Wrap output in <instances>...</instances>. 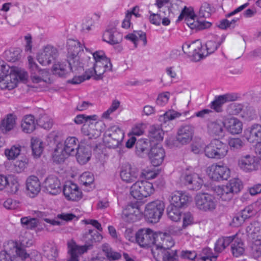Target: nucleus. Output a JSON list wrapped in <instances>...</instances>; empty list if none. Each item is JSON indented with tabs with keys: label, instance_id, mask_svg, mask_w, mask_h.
<instances>
[{
	"label": "nucleus",
	"instance_id": "nucleus-1",
	"mask_svg": "<svg viewBox=\"0 0 261 261\" xmlns=\"http://www.w3.org/2000/svg\"><path fill=\"white\" fill-rule=\"evenodd\" d=\"M68 54L67 61L59 62L53 66V72L60 77L66 76L70 71L83 67L80 57L83 49L80 42L75 40L67 41Z\"/></svg>",
	"mask_w": 261,
	"mask_h": 261
},
{
	"label": "nucleus",
	"instance_id": "nucleus-2",
	"mask_svg": "<svg viewBox=\"0 0 261 261\" xmlns=\"http://www.w3.org/2000/svg\"><path fill=\"white\" fill-rule=\"evenodd\" d=\"M102 239V236L97 230L89 229L83 234V239L85 242L84 245H77L73 241L68 242L70 256L67 261H79V255L84 254L91 249L94 243L99 242Z\"/></svg>",
	"mask_w": 261,
	"mask_h": 261
},
{
	"label": "nucleus",
	"instance_id": "nucleus-3",
	"mask_svg": "<svg viewBox=\"0 0 261 261\" xmlns=\"http://www.w3.org/2000/svg\"><path fill=\"white\" fill-rule=\"evenodd\" d=\"M92 56L94 62L91 68L86 70L87 79L93 77L95 80H99L102 79L105 72L112 71V64L102 51H96Z\"/></svg>",
	"mask_w": 261,
	"mask_h": 261
},
{
	"label": "nucleus",
	"instance_id": "nucleus-4",
	"mask_svg": "<svg viewBox=\"0 0 261 261\" xmlns=\"http://www.w3.org/2000/svg\"><path fill=\"white\" fill-rule=\"evenodd\" d=\"M78 143L77 139L74 137L67 138L63 145L59 143L57 145L53 154V159L54 162L57 163H61L69 155H73L80 147Z\"/></svg>",
	"mask_w": 261,
	"mask_h": 261
},
{
	"label": "nucleus",
	"instance_id": "nucleus-5",
	"mask_svg": "<svg viewBox=\"0 0 261 261\" xmlns=\"http://www.w3.org/2000/svg\"><path fill=\"white\" fill-rule=\"evenodd\" d=\"M242 188L241 180L238 178H233L224 186H217L215 192L218 196L224 201L230 200L234 194L239 192Z\"/></svg>",
	"mask_w": 261,
	"mask_h": 261
},
{
	"label": "nucleus",
	"instance_id": "nucleus-6",
	"mask_svg": "<svg viewBox=\"0 0 261 261\" xmlns=\"http://www.w3.org/2000/svg\"><path fill=\"white\" fill-rule=\"evenodd\" d=\"M181 48L183 53L186 54L194 62H198L207 56L199 40H196L191 43L186 42L182 45Z\"/></svg>",
	"mask_w": 261,
	"mask_h": 261
},
{
	"label": "nucleus",
	"instance_id": "nucleus-7",
	"mask_svg": "<svg viewBox=\"0 0 261 261\" xmlns=\"http://www.w3.org/2000/svg\"><path fill=\"white\" fill-rule=\"evenodd\" d=\"M227 145L219 139H213L204 148L206 156L211 159H221L227 154Z\"/></svg>",
	"mask_w": 261,
	"mask_h": 261
},
{
	"label": "nucleus",
	"instance_id": "nucleus-8",
	"mask_svg": "<svg viewBox=\"0 0 261 261\" xmlns=\"http://www.w3.org/2000/svg\"><path fill=\"white\" fill-rule=\"evenodd\" d=\"M165 210L163 201L156 200L148 203L144 211V216L148 221L155 223L161 218Z\"/></svg>",
	"mask_w": 261,
	"mask_h": 261
},
{
	"label": "nucleus",
	"instance_id": "nucleus-9",
	"mask_svg": "<svg viewBox=\"0 0 261 261\" xmlns=\"http://www.w3.org/2000/svg\"><path fill=\"white\" fill-rule=\"evenodd\" d=\"M154 192L153 185L146 180L137 181L130 188V194L135 199L141 200Z\"/></svg>",
	"mask_w": 261,
	"mask_h": 261
},
{
	"label": "nucleus",
	"instance_id": "nucleus-10",
	"mask_svg": "<svg viewBox=\"0 0 261 261\" xmlns=\"http://www.w3.org/2000/svg\"><path fill=\"white\" fill-rule=\"evenodd\" d=\"M196 207L200 210L207 212L215 210L217 201L214 196L207 193H199L195 197Z\"/></svg>",
	"mask_w": 261,
	"mask_h": 261
},
{
	"label": "nucleus",
	"instance_id": "nucleus-11",
	"mask_svg": "<svg viewBox=\"0 0 261 261\" xmlns=\"http://www.w3.org/2000/svg\"><path fill=\"white\" fill-rule=\"evenodd\" d=\"M28 59L30 77L32 82L47 83L49 81L48 72L44 69H40L31 56H29Z\"/></svg>",
	"mask_w": 261,
	"mask_h": 261
},
{
	"label": "nucleus",
	"instance_id": "nucleus-12",
	"mask_svg": "<svg viewBox=\"0 0 261 261\" xmlns=\"http://www.w3.org/2000/svg\"><path fill=\"white\" fill-rule=\"evenodd\" d=\"M151 253L156 261H178L177 250H168L158 244L152 245Z\"/></svg>",
	"mask_w": 261,
	"mask_h": 261
},
{
	"label": "nucleus",
	"instance_id": "nucleus-13",
	"mask_svg": "<svg viewBox=\"0 0 261 261\" xmlns=\"http://www.w3.org/2000/svg\"><path fill=\"white\" fill-rule=\"evenodd\" d=\"M207 172L210 178L214 180H227L230 176V170L225 166L213 164L207 168Z\"/></svg>",
	"mask_w": 261,
	"mask_h": 261
},
{
	"label": "nucleus",
	"instance_id": "nucleus-14",
	"mask_svg": "<svg viewBox=\"0 0 261 261\" xmlns=\"http://www.w3.org/2000/svg\"><path fill=\"white\" fill-rule=\"evenodd\" d=\"M98 119L85 123L82 128V133L90 139L98 137L101 134L103 124Z\"/></svg>",
	"mask_w": 261,
	"mask_h": 261
},
{
	"label": "nucleus",
	"instance_id": "nucleus-15",
	"mask_svg": "<svg viewBox=\"0 0 261 261\" xmlns=\"http://www.w3.org/2000/svg\"><path fill=\"white\" fill-rule=\"evenodd\" d=\"M259 161L254 155L246 154L242 155L238 160V166L243 171L248 172L257 169Z\"/></svg>",
	"mask_w": 261,
	"mask_h": 261
},
{
	"label": "nucleus",
	"instance_id": "nucleus-16",
	"mask_svg": "<svg viewBox=\"0 0 261 261\" xmlns=\"http://www.w3.org/2000/svg\"><path fill=\"white\" fill-rule=\"evenodd\" d=\"M58 55V52L56 48L50 45H47L44 47L41 53L38 54L37 60L40 64L46 66L54 61Z\"/></svg>",
	"mask_w": 261,
	"mask_h": 261
},
{
	"label": "nucleus",
	"instance_id": "nucleus-17",
	"mask_svg": "<svg viewBox=\"0 0 261 261\" xmlns=\"http://www.w3.org/2000/svg\"><path fill=\"white\" fill-rule=\"evenodd\" d=\"M136 240L142 247H150L154 243L153 231L149 228L141 229L136 233Z\"/></svg>",
	"mask_w": 261,
	"mask_h": 261
},
{
	"label": "nucleus",
	"instance_id": "nucleus-18",
	"mask_svg": "<svg viewBox=\"0 0 261 261\" xmlns=\"http://www.w3.org/2000/svg\"><path fill=\"white\" fill-rule=\"evenodd\" d=\"M140 209L136 204H129L123 210L121 218L124 221L131 223L137 221L141 217Z\"/></svg>",
	"mask_w": 261,
	"mask_h": 261
},
{
	"label": "nucleus",
	"instance_id": "nucleus-19",
	"mask_svg": "<svg viewBox=\"0 0 261 261\" xmlns=\"http://www.w3.org/2000/svg\"><path fill=\"white\" fill-rule=\"evenodd\" d=\"M225 122L218 119L210 121L207 124L208 134L214 137L222 138L224 136Z\"/></svg>",
	"mask_w": 261,
	"mask_h": 261
},
{
	"label": "nucleus",
	"instance_id": "nucleus-20",
	"mask_svg": "<svg viewBox=\"0 0 261 261\" xmlns=\"http://www.w3.org/2000/svg\"><path fill=\"white\" fill-rule=\"evenodd\" d=\"M194 132V127L191 125L181 126L178 129L176 140L182 145H186L191 142Z\"/></svg>",
	"mask_w": 261,
	"mask_h": 261
},
{
	"label": "nucleus",
	"instance_id": "nucleus-21",
	"mask_svg": "<svg viewBox=\"0 0 261 261\" xmlns=\"http://www.w3.org/2000/svg\"><path fill=\"white\" fill-rule=\"evenodd\" d=\"M64 195L68 200L77 201L82 197V192L77 185L68 182L64 186Z\"/></svg>",
	"mask_w": 261,
	"mask_h": 261
},
{
	"label": "nucleus",
	"instance_id": "nucleus-22",
	"mask_svg": "<svg viewBox=\"0 0 261 261\" xmlns=\"http://www.w3.org/2000/svg\"><path fill=\"white\" fill-rule=\"evenodd\" d=\"M245 137L250 143H261V124H254L244 131Z\"/></svg>",
	"mask_w": 261,
	"mask_h": 261
},
{
	"label": "nucleus",
	"instance_id": "nucleus-23",
	"mask_svg": "<svg viewBox=\"0 0 261 261\" xmlns=\"http://www.w3.org/2000/svg\"><path fill=\"white\" fill-rule=\"evenodd\" d=\"M148 156L152 165L154 167L159 166L164 161L165 152L161 145H156L150 149Z\"/></svg>",
	"mask_w": 261,
	"mask_h": 261
},
{
	"label": "nucleus",
	"instance_id": "nucleus-24",
	"mask_svg": "<svg viewBox=\"0 0 261 261\" xmlns=\"http://www.w3.org/2000/svg\"><path fill=\"white\" fill-rule=\"evenodd\" d=\"M44 186L46 191L51 195H57L61 192L60 180L56 175H50L44 180Z\"/></svg>",
	"mask_w": 261,
	"mask_h": 261
},
{
	"label": "nucleus",
	"instance_id": "nucleus-25",
	"mask_svg": "<svg viewBox=\"0 0 261 261\" xmlns=\"http://www.w3.org/2000/svg\"><path fill=\"white\" fill-rule=\"evenodd\" d=\"M120 177L124 181L130 183L135 181L138 178L137 170L133 168L129 164L122 166L120 173Z\"/></svg>",
	"mask_w": 261,
	"mask_h": 261
},
{
	"label": "nucleus",
	"instance_id": "nucleus-26",
	"mask_svg": "<svg viewBox=\"0 0 261 261\" xmlns=\"http://www.w3.org/2000/svg\"><path fill=\"white\" fill-rule=\"evenodd\" d=\"M181 180L190 189L193 190L200 189L203 183L202 179L196 173L186 174Z\"/></svg>",
	"mask_w": 261,
	"mask_h": 261
},
{
	"label": "nucleus",
	"instance_id": "nucleus-27",
	"mask_svg": "<svg viewBox=\"0 0 261 261\" xmlns=\"http://www.w3.org/2000/svg\"><path fill=\"white\" fill-rule=\"evenodd\" d=\"M191 200V197L188 194L182 191H176L172 194L170 204L180 208L186 206Z\"/></svg>",
	"mask_w": 261,
	"mask_h": 261
},
{
	"label": "nucleus",
	"instance_id": "nucleus-28",
	"mask_svg": "<svg viewBox=\"0 0 261 261\" xmlns=\"http://www.w3.org/2000/svg\"><path fill=\"white\" fill-rule=\"evenodd\" d=\"M225 127L231 135H238L242 133L243 123L241 120L236 117H230L226 119Z\"/></svg>",
	"mask_w": 261,
	"mask_h": 261
},
{
	"label": "nucleus",
	"instance_id": "nucleus-29",
	"mask_svg": "<svg viewBox=\"0 0 261 261\" xmlns=\"http://www.w3.org/2000/svg\"><path fill=\"white\" fill-rule=\"evenodd\" d=\"M26 186L28 194L31 197L37 195L41 190L40 182L35 176H31L27 178Z\"/></svg>",
	"mask_w": 261,
	"mask_h": 261
},
{
	"label": "nucleus",
	"instance_id": "nucleus-30",
	"mask_svg": "<svg viewBox=\"0 0 261 261\" xmlns=\"http://www.w3.org/2000/svg\"><path fill=\"white\" fill-rule=\"evenodd\" d=\"M5 250L9 254L15 251L16 255L21 257L22 258H27L29 256L25 250L20 247L18 243L13 241H9L4 245Z\"/></svg>",
	"mask_w": 261,
	"mask_h": 261
},
{
	"label": "nucleus",
	"instance_id": "nucleus-31",
	"mask_svg": "<svg viewBox=\"0 0 261 261\" xmlns=\"http://www.w3.org/2000/svg\"><path fill=\"white\" fill-rule=\"evenodd\" d=\"M194 18L186 17L185 19L186 24L193 30L195 31H202L210 28L212 25V23L210 22L195 21Z\"/></svg>",
	"mask_w": 261,
	"mask_h": 261
},
{
	"label": "nucleus",
	"instance_id": "nucleus-32",
	"mask_svg": "<svg viewBox=\"0 0 261 261\" xmlns=\"http://www.w3.org/2000/svg\"><path fill=\"white\" fill-rule=\"evenodd\" d=\"M231 249L233 256L238 257L242 255L245 251L244 244L242 240L237 235L231 236Z\"/></svg>",
	"mask_w": 261,
	"mask_h": 261
},
{
	"label": "nucleus",
	"instance_id": "nucleus-33",
	"mask_svg": "<svg viewBox=\"0 0 261 261\" xmlns=\"http://www.w3.org/2000/svg\"><path fill=\"white\" fill-rule=\"evenodd\" d=\"M225 35L222 34L221 36H217L215 38V40H210L206 42L205 44V50L207 56L214 53L221 45V44L225 40Z\"/></svg>",
	"mask_w": 261,
	"mask_h": 261
},
{
	"label": "nucleus",
	"instance_id": "nucleus-34",
	"mask_svg": "<svg viewBox=\"0 0 261 261\" xmlns=\"http://www.w3.org/2000/svg\"><path fill=\"white\" fill-rule=\"evenodd\" d=\"M36 124L34 116L27 115L23 117L22 120L21 128L23 132L31 133L35 129Z\"/></svg>",
	"mask_w": 261,
	"mask_h": 261
},
{
	"label": "nucleus",
	"instance_id": "nucleus-35",
	"mask_svg": "<svg viewBox=\"0 0 261 261\" xmlns=\"http://www.w3.org/2000/svg\"><path fill=\"white\" fill-rule=\"evenodd\" d=\"M17 84L16 76L14 74H11L0 79V89L10 90L15 88Z\"/></svg>",
	"mask_w": 261,
	"mask_h": 261
},
{
	"label": "nucleus",
	"instance_id": "nucleus-36",
	"mask_svg": "<svg viewBox=\"0 0 261 261\" xmlns=\"http://www.w3.org/2000/svg\"><path fill=\"white\" fill-rule=\"evenodd\" d=\"M76 159L81 164H85L90 159V152L87 147L81 145L76 151Z\"/></svg>",
	"mask_w": 261,
	"mask_h": 261
},
{
	"label": "nucleus",
	"instance_id": "nucleus-37",
	"mask_svg": "<svg viewBox=\"0 0 261 261\" xmlns=\"http://www.w3.org/2000/svg\"><path fill=\"white\" fill-rule=\"evenodd\" d=\"M15 116L9 114L0 124V129L3 133H7L12 130L15 125Z\"/></svg>",
	"mask_w": 261,
	"mask_h": 261
},
{
	"label": "nucleus",
	"instance_id": "nucleus-38",
	"mask_svg": "<svg viewBox=\"0 0 261 261\" xmlns=\"http://www.w3.org/2000/svg\"><path fill=\"white\" fill-rule=\"evenodd\" d=\"M246 230L253 241H261V227L258 223L250 224Z\"/></svg>",
	"mask_w": 261,
	"mask_h": 261
},
{
	"label": "nucleus",
	"instance_id": "nucleus-39",
	"mask_svg": "<svg viewBox=\"0 0 261 261\" xmlns=\"http://www.w3.org/2000/svg\"><path fill=\"white\" fill-rule=\"evenodd\" d=\"M169 0H156L155 5L165 16H169L172 13V10L174 9L173 4L170 3L169 5Z\"/></svg>",
	"mask_w": 261,
	"mask_h": 261
},
{
	"label": "nucleus",
	"instance_id": "nucleus-40",
	"mask_svg": "<svg viewBox=\"0 0 261 261\" xmlns=\"http://www.w3.org/2000/svg\"><path fill=\"white\" fill-rule=\"evenodd\" d=\"M167 215L168 218L172 221L177 222L181 219V212L179 207H176L174 204H170L167 207Z\"/></svg>",
	"mask_w": 261,
	"mask_h": 261
},
{
	"label": "nucleus",
	"instance_id": "nucleus-41",
	"mask_svg": "<svg viewBox=\"0 0 261 261\" xmlns=\"http://www.w3.org/2000/svg\"><path fill=\"white\" fill-rule=\"evenodd\" d=\"M44 255L49 259H53L58 256V250L55 244L47 243L43 247Z\"/></svg>",
	"mask_w": 261,
	"mask_h": 261
},
{
	"label": "nucleus",
	"instance_id": "nucleus-42",
	"mask_svg": "<svg viewBox=\"0 0 261 261\" xmlns=\"http://www.w3.org/2000/svg\"><path fill=\"white\" fill-rule=\"evenodd\" d=\"M107 136L112 137L116 140L122 142L124 138V133L118 126L114 125L109 128L105 133Z\"/></svg>",
	"mask_w": 261,
	"mask_h": 261
},
{
	"label": "nucleus",
	"instance_id": "nucleus-43",
	"mask_svg": "<svg viewBox=\"0 0 261 261\" xmlns=\"http://www.w3.org/2000/svg\"><path fill=\"white\" fill-rule=\"evenodd\" d=\"M31 147L33 155L35 158H39L43 150L42 141L38 138H32L31 139Z\"/></svg>",
	"mask_w": 261,
	"mask_h": 261
},
{
	"label": "nucleus",
	"instance_id": "nucleus-44",
	"mask_svg": "<svg viewBox=\"0 0 261 261\" xmlns=\"http://www.w3.org/2000/svg\"><path fill=\"white\" fill-rule=\"evenodd\" d=\"M232 240L231 236L219 238L215 243L214 248L215 252L217 253L222 252L231 243Z\"/></svg>",
	"mask_w": 261,
	"mask_h": 261
},
{
	"label": "nucleus",
	"instance_id": "nucleus-45",
	"mask_svg": "<svg viewBox=\"0 0 261 261\" xmlns=\"http://www.w3.org/2000/svg\"><path fill=\"white\" fill-rule=\"evenodd\" d=\"M102 250L105 253V255L110 261L117 260L121 258V254L119 252L113 250L110 246L107 244H105L102 245Z\"/></svg>",
	"mask_w": 261,
	"mask_h": 261
},
{
	"label": "nucleus",
	"instance_id": "nucleus-46",
	"mask_svg": "<svg viewBox=\"0 0 261 261\" xmlns=\"http://www.w3.org/2000/svg\"><path fill=\"white\" fill-rule=\"evenodd\" d=\"M102 40L110 44H118L122 40V34H103Z\"/></svg>",
	"mask_w": 261,
	"mask_h": 261
},
{
	"label": "nucleus",
	"instance_id": "nucleus-47",
	"mask_svg": "<svg viewBox=\"0 0 261 261\" xmlns=\"http://www.w3.org/2000/svg\"><path fill=\"white\" fill-rule=\"evenodd\" d=\"M228 144L231 150L237 151L244 147L245 142L240 138H231L228 140Z\"/></svg>",
	"mask_w": 261,
	"mask_h": 261
},
{
	"label": "nucleus",
	"instance_id": "nucleus-48",
	"mask_svg": "<svg viewBox=\"0 0 261 261\" xmlns=\"http://www.w3.org/2000/svg\"><path fill=\"white\" fill-rule=\"evenodd\" d=\"M163 135L164 132L160 127L153 125L150 127L148 136L150 139L161 141L163 139Z\"/></svg>",
	"mask_w": 261,
	"mask_h": 261
},
{
	"label": "nucleus",
	"instance_id": "nucleus-49",
	"mask_svg": "<svg viewBox=\"0 0 261 261\" xmlns=\"http://www.w3.org/2000/svg\"><path fill=\"white\" fill-rule=\"evenodd\" d=\"M21 223L23 227L32 229L37 227L38 220L36 218L25 217L21 218Z\"/></svg>",
	"mask_w": 261,
	"mask_h": 261
},
{
	"label": "nucleus",
	"instance_id": "nucleus-50",
	"mask_svg": "<svg viewBox=\"0 0 261 261\" xmlns=\"http://www.w3.org/2000/svg\"><path fill=\"white\" fill-rule=\"evenodd\" d=\"M257 202L253 203L244 208L241 213L246 219L257 213L258 211V208H257Z\"/></svg>",
	"mask_w": 261,
	"mask_h": 261
},
{
	"label": "nucleus",
	"instance_id": "nucleus-51",
	"mask_svg": "<svg viewBox=\"0 0 261 261\" xmlns=\"http://www.w3.org/2000/svg\"><path fill=\"white\" fill-rule=\"evenodd\" d=\"M21 50L19 48L12 49L5 53V56L8 61L14 62L19 60L21 58Z\"/></svg>",
	"mask_w": 261,
	"mask_h": 261
},
{
	"label": "nucleus",
	"instance_id": "nucleus-52",
	"mask_svg": "<svg viewBox=\"0 0 261 261\" xmlns=\"http://www.w3.org/2000/svg\"><path fill=\"white\" fill-rule=\"evenodd\" d=\"M98 117L96 115L87 116L86 115L81 114L77 115L74 118V121L77 124H81L84 122L88 123L89 121H96Z\"/></svg>",
	"mask_w": 261,
	"mask_h": 261
},
{
	"label": "nucleus",
	"instance_id": "nucleus-53",
	"mask_svg": "<svg viewBox=\"0 0 261 261\" xmlns=\"http://www.w3.org/2000/svg\"><path fill=\"white\" fill-rule=\"evenodd\" d=\"M20 151L21 147L20 146L14 145L10 149H6L5 154L8 160H14L20 154Z\"/></svg>",
	"mask_w": 261,
	"mask_h": 261
},
{
	"label": "nucleus",
	"instance_id": "nucleus-54",
	"mask_svg": "<svg viewBox=\"0 0 261 261\" xmlns=\"http://www.w3.org/2000/svg\"><path fill=\"white\" fill-rule=\"evenodd\" d=\"M19 189V184L17 180L12 177H9L8 183L6 189V191L11 194H15Z\"/></svg>",
	"mask_w": 261,
	"mask_h": 261
},
{
	"label": "nucleus",
	"instance_id": "nucleus-55",
	"mask_svg": "<svg viewBox=\"0 0 261 261\" xmlns=\"http://www.w3.org/2000/svg\"><path fill=\"white\" fill-rule=\"evenodd\" d=\"M250 253L254 258L261 256V241L256 240L253 242L251 246Z\"/></svg>",
	"mask_w": 261,
	"mask_h": 261
},
{
	"label": "nucleus",
	"instance_id": "nucleus-56",
	"mask_svg": "<svg viewBox=\"0 0 261 261\" xmlns=\"http://www.w3.org/2000/svg\"><path fill=\"white\" fill-rule=\"evenodd\" d=\"M149 146V141L147 139H141L136 142V147L139 152L147 153Z\"/></svg>",
	"mask_w": 261,
	"mask_h": 261
},
{
	"label": "nucleus",
	"instance_id": "nucleus-57",
	"mask_svg": "<svg viewBox=\"0 0 261 261\" xmlns=\"http://www.w3.org/2000/svg\"><path fill=\"white\" fill-rule=\"evenodd\" d=\"M79 180L81 184L87 186L93 183L94 176L91 173L85 172L80 176Z\"/></svg>",
	"mask_w": 261,
	"mask_h": 261
},
{
	"label": "nucleus",
	"instance_id": "nucleus-58",
	"mask_svg": "<svg viewBox=\"0 0 261 261\" xmlns=\"http://www.w3.org/2000/svg\"><path fill=\"white\" fill-rule=\"evenodd\" d=\"M138 35L139 36H137L135 34H128L125 38L133 42L136 47L137 46L138 41L140 40H142L144 42V45H145L147 42L146 34H138Z\"/></svg>",
	"mask_w": 261,
	"mask_h": 261
},
{
	"label": "nucleus",
	"instance_id": "nucleus-59",
	"mask_svg": "<svg viewBox=\"0 0 261 261\" xmlns=\"http://www.w3.org/2000/svg\"><path fill=\"white\" fill-rule=\"evenodd\" d=\"M19 246L20 247L24 249L25 247H29L32 245L33 241L30 238V234L25 233L24 235L19 237Z\"/></svg>",
	"mask_w": 261,
	"mask_h": 261
},
{
	"label": "nucleus",
	"instance_id": "nucleus-60",
	"mask_svg": "<svg viewBox=\"0 0 261 261\" xmlns=\"http://www.w3.org/2000/svg\"><path fill=\"white\" fill-rule=\"evenodd\" d=\"M244 106L241 103H232L227 108V112L229 115H238L243 110Z\"/></svg>",
	"mask_w": 261,
	"mask_h": 261
},
{
	"label": "nucleus",
	"instance_id": "nucleus-61",
	"mask_svg": "<svg viewBox=\"0 0 261 261\" xmlns=\"http://www.w3.org/2000/svg\"><path fill=\"white\" fill-rule=\"evenodd\" d=\"M103 140L105 145L108 147L113 148L117 147L121 142L112 137L107 136L105 134H104Z\"/></svg>",
	"mask_w": 261,
	"mask_h": 261
},
{
	"label": "nucleus",
	"instance_id": "nucleus-62",
	"mask_svg": "<svg viewBox=\"0 0 261 261\" xmlns=\"http://www.w3.org/2000/svg\"><path fill=\"white\" fill-rule=\"evenodd\" d=\"M212 12L213 9L211 5L207 3H204L200 7L199 15L200 17L207 18L210 16Z\"/></svg>",
	"mask_w": 261,
	"mask_h": 261
},
{
	"label": "nucleus",
	"instance_id": "nucleus-63",
	"mask_svg": "<svg viewBox=\"0 0 261 261\" xmlns=\"http://www.w3.org/2000/svg\"><path fill=\"white\" fill-rule=\"evenodd\" d=\"M180 114L174 111L166 112L163 116L160 117V121L166 123L167 121L172 120L179 117Z\"/></svg>",
	"mask_w": 261,
	"mask_h": 261
},
{
	"label": "nucleus",
	"instance_id": "nucleus-64",
	"mask_svg": "<svg viewBox=\"0 0 261 261\" xmlns=\"http://www.w3.org/2000/svg\"><path fill=\"white\" fill-rule=\"evenodd\" d=\"M202 254L201 258L203 261H216L218 256L213 255L211 249L208 248L203 249Z\"/></svg>",
	"mask_w": 261,
	"mask_h": 261
}]
</instances>
